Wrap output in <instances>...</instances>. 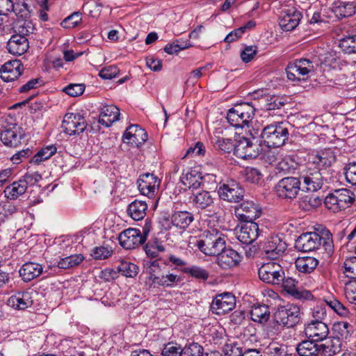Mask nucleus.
<instances>
[{
  "instance_id": "obj_4",
  "label": "nucleus",
  "mask_w": 356,
  "mask_h": 356,
  "mask_svg": "<svg viewBox=\"0 0 356 356\" xmlns=\"http://www.w3.org/2000/svg\"><path fill=\"white\" fill-rule=\"evenodd\" d=\"M261 136L268 147H280L288 139L289 131L283 123L270 124L264 128Z\"/></svg>"
},
{
  "instance_id": "obj_43",
  "label": "nucleus",
  "mask_w": 356,
  "mask_h": 356,
  "mask_svg": "<svg viewBox=\"0 0 356 356\" xmlns=\"http://www.w3.org/2000/svg\"><path fill=\"white\" fill-rule=\"evenodd\" d=\"M26 190V184L19 179L6 187L4 190L5 197L9 200H16L24 194Z\"/></svg>"
},
{
  "instance_id": "obj_55",
  "label": "nucleus",
  "mask_w": 356,
  "mask_h": 356,
  "mask_svg": "<svg viewBox=\"0 0 356 356\" xmlns=\"http://www.w3.org/2000/svg\"><path fill=\"white\" fill-rule=\"evenodd\" d=\"M17 211V207L13 203L10 202H0V224L4 222Z\"/></svg>"
},
{
  "instance_id": "obj_47",
  "label": "nucleus",
  "mask_w": 356,
  "mask_h": 356,
  "mask_svg": "<svg viewBox=\"0 0 356 356\" xmlns=\"http://www.w3.org/2000/svg\"><path fill=\"white\" fill-rule=\"evenodd\" d=\"M57 147L54 145H48L39 150L31 159V162L35 164H40L44 161L51 158L56 154Z\"/></svg>"
},
{
  "instance_id": "obj_23",
  "label": "nucleus",
  "mask_w": 356,
  "mask_h": 356,
  "mask_svg": "<svg viewBox=\"0 0 356 356\" xmlns=\"http://www.w3.org/2000/svg\"><path fill=\"white\" fill-rule=\"evenodd\" d=\"M287 245L280 236L270 237L264 245L265 255L271 259H275L284 252Z\"/></svg>"
},
{
  "instance_id": "obj_19",
  "label": "nucleus",
  "mask_w": 356,
  "mask_h": 356,
  "mask_svg": "<svg viewBox=\"0 0 356 356\" xmlns=\"http://www.w3.org/2000/svg\"><path fill=\"white\" fill-rule=\"evenodd\" d=\"M243 256L232 248H226L216 257V264L223 270H229L239 265Z\"/></svg>"
},
{
  "instance_id": "obj_59",
  "label": "nucleus",
  "mask_w": 356,
  "mask_h": 356,
  "mask_svg": "<svg viewBox=\"0 0 356 356\" xmlns=\"http://www.w3.org/2000/svg\"><path fill=\"white\" fill-rule=\"evenodd\" d=\"M262 146L258 141L253 142L249 139V144H248L247 151L244 155H246V159H255L262 152Z\"/></svg>"
},
{
  "instance_id": "obj_6",
  "label": "nucleus",
  "mask_w": 356,
  "mask_h": 356,
  "mask_svg": "<svg viewBox=\"0 0 356 356\" xmlns=\"http://www.w3.org/2000/svg\"><path fill=\"white\" fill-rule=\"evenodd\" d=\"M355 200V195L347 188L335 190L334 193L329 194L324 203L326 207L333 212H338L348 207Z\"/></svg>"
},
{
  "instance_id": "obj_57",
  "label": "nucleus",
  "mask_w": 356,
  "mask_h": 356,
  "mask_svg": "<svg viewBox=\"0 0 356 356\" xmlns=\"http://www.w3.org/2000/svg\"><path fill=\"white\" fill-rule=\"evenodd\" d=\"M248 144H249V138H240L234 144V154L238 158L246 159V155L244 154L247 151Z\"/></svg>"
},
{
  "instance_id": "obj_5",
  "label": "nucleus",
  "mask_w": 356,
  "mask_h": 356,
  "mask_svg": "<svg viewBox=\"0 0 356 356\" xmlns=\"http://www.w3.org/2000/svg\"><path fill=\"white\" fill-rule=\"evenodd\" d=\"M325 171L322 169H316L306 164L300 172L299 179L302 181V190L316 192L321 189L323 185V175Z\"/></svg>"
},
{
  "instance_id": "obj_30",
  "label": "nucleus",
  "mask_w": 356,
  "mask_h": 356,
  "mask_svg": "<svg viewBox=\"0 0 356 356\" xmlns=\"http://www.w3.org/2000/svg\"><path fill=\"white\" fill-rule=\"evenodd\" d=\"M191 200L193 205L197 209L211 211L214 204V199L210 192L204 190L193 193Z\"/></svg>"
},
{
  "instance_id": "obj_29",
  "label": "nucleus",
  "mask_w": 356,
  "mask_h": 356,
  "mask_svg": "<svg viewBox=\"0 0 356 356\" xmlns=\"http://www.w3.org/2000/svg\"><path fill=\"white\" fill-rule=\"evenodd\" d=\"M43 273L41 264L35 262H26L19 268V273L22 280L29 282L39 277Z\"/></svg>"
},
{
  "instance_id": "obj_11",
  "label": "nucleus",
  "mask_w": 356,
  "mask_h": 356,
  "mask_svg": "<svg viewBox=\"0 0 356 356\" xmlns=\"http://www.w3.org/2000/svg\"><path fill=\"white\" fill-rule=\"evenodd\" d=\"M314 70L313 62L307 58L297 59L289 63L286 68L287 78L292 81H300L301 76H306Z\"/></svg>"
},
{
  "instance_id": "obj_48",
  "label": "nucleus",
  "mask_w": 356,
  "mask_h": 356,
  "mask_svg": "<svg viewBox=\"0 0 356 356\" xmlns=\"http://www.w3.org/2000/svg\"><path fill=\"white\" fill-rule=\"evenodd\" d=\"M181 271L190 275L191 277L202 281H206L209 276L208 270L202 267L197 266H192L191 267H184Z\"/></svg>"
},
{
  "instance_id": "obj_15",
  "label": "nucleus",
  "mask_w": 356,
  "mask_h": 356,
  "mask_svg": "<svg viewBox=\"0 0 356 356\" xmlns=\"http://www.w3.org/2000/svg\"><path fill=\"white\" fill-rule=\"evenodd\" d=\"M234 213L241 222L254 221L261 214V208L253 201H243L235 207Z\"/></svg>"
},
{
  "instance_id": "obj_62",
  "label": "nucleus",
  "mask_w": 356,
  "mask_h": 356,
  "mask_svg": "<svg viewBox=\"0 0 356 356\" xmlns=\"http://www.w3.org/2000/svg\"><path fill=\"white\" fill-rule=\"evenodd\" d=\"M162 356H182V348L175 343H168L165 345L161 353Z\"/></svg>"
},
{
  "instance_id": "obj_56",
  "label": "nucleus",
  "mask_w": 356,
  "mask_h": 356,
  "mask_svg": "<svg viewBox=\"0 0 356 356\" xmlns=\"http://www.w3.org/2000/svg\"><path fill=\"white\" fill-rule=\"evenodd\" d=\"M339 46L346 54H356V35H348L342 38Z\"/></svg>"
},
{
  "instance_id": "obj_50",
  "label": "nucleus",
  "mask_w": 356,
  "mask_h": 356,
  "mask_svg": "<svg viewBox=\"0 0 356 356\" xmlns=\"http://www.w3.org/2000/svg\"><path fill=\"white\" fill-rule=\"evenodd\" d=\"M113 249L108 245H99L91 250L90 255L96 260H103L110 257L113 254Z\"/></svg>"
},
{
  "instance_id": "obj_13",
  "label": "nucleus",
  "mask_w": 356,
  "mask_h": 356,
  "mask_svg": "<svg viewBox=\"0 0 356 356\" xmlns=\"http://www.w3.org/2000/svg\"><path fill=\"white\" fill-rule=\"evenodd\" d=\"M85 118L79 113H67L63 118L62 128L69 136L79 135L86 129Z\"/></svg>"
},
{
  "instance_id": "obj_40",
  "label": "nucleus",
  "mask_w": 356,
  "mask_h": 356,
  "mask_svg": "<svg viewBox=\"0 0 356 356\" xmlns=\"http://www.w3.org/2000/svg\"><path fill=\"white\" fill-rule=\"evenodd\" d=\"M316 341L305 340L299 343L297 346L296 350L299 356H316L319 355V345Z\"/></svg>"
},
{
  "instance_id": "obj_61",
  "label": "nucleus",
  "mask_w": 356,
  "mask_h": 356,
  "mask_svg": "<svg viewBox=\"0 0 356 356\" xmlns=\"http://www.w3.org/2000/svg\"><path fill=\"white\" fill-rule=\"evenodd\" d=\"M345 294L350 302L356 305V279H351L346 283Z\"/></svg>"
},
{
  "instance_id": "obj_12",
  "label": "nucleus",
  "mask_w": 356,
  "mask_h": 356,
  "mask_svg": "<svg viewBox=\"0 0 356 356\" xmlns=\"http://www.w3.org/2000/svg\"><path fill=\"white\" fill-rule=\"evenodd\" d=\"M275 318L280 324L287 327H293L300 319V309L298 305L288 304L278 308Z\"/></svg>"
},
{
  "instance_id": "obj_37",
  "label": "nucleus",
  "mask_w": 356,
  "mask_h": 356,
  "mask_svg": "<svg viewBox=\"0 0 356 356\" xmlns=\"http://www.w3.org/2000/svg\"><path fill=\"white\" fill-rule=\"evenodd\" d=\"M147 204L145 201L134 200L129 204L127 208L128 215L134 220H140L146 215Z\"/></svg>"
},
{
  "instance_id": "obj_14",
  "label": "nucleus",
  "mask_w": 356,
  "mask_h": 356,
  "mask_svg": "<svg viewBox=\"0 0 356 356\" xmlns=\"http://www.w3.org/2000/svg\"><path fill=\"white\" fill-rule=\"evenodd\" d=\"M140 193L149 198H154L159 191L161 180L153 173H144L137 181Z\"/></svg>"
},
{
  "instance_id": "obj_32",
  "label": "nucleus",
  "mask_w": 356,
  "mask_h": 356,
  "mask_svg": "<svg viewBox=\"0 0 356 356\" xmlns=\"http://www.w3.org/2000/svg\"><path fill=\"white\" fill-rule=\"evenodd\" d=\"M203 177L201 174L195 170H188L183 172L180 177L181 184L188 189H197L202 184Z\"/></svg>"
},
{
  "instance_id": "obj_17",
  "label": "nucleus",
  "mask_w": 356,
  "mask_h": 356,
  "mask_svg": "<svg viewBox=\"0 0 356 356\" xmlns=\"http://www.w3.org/2000/svg\"><path fill=\"white\" fill-rule=\"evenodd\" d=\"M335 160L336 157L333 150L325 149L309 155L307 164L324 171L327 168L330 167Z\"/></svg>"
},
{
  "instance_id": "obj_35",
  "label": "nucleus",
  "mask_w": 356,
  "mask_h": 356,
  "mask_svg": "<svg viewBox=\"0 0 356 356\" xmlns=\"http://www.w3.org/2000/svg\"><path fill=\"white\" fill-rule=\"evenodd\" d=\"M170 220L174 226L184 229L194 220V216L187 211H177L172 214Z\"/></svg>"
},
{
  "instance_id": "obj_2",
  "label": "nucleus",
  "mask_w": 356,
  "mask_h": 356,
  "mask_svg": "<svg viewBox=\"0 0 356 356\" xmlns=\"http://www.w3.org/2000/svg\"><path fill=\"white\" fill-rule=\"evenodd\" d=\"M226 245V237L217 229L204 232L197 241V247L204 254L217 257Z\"/></svg>"
},
{
  "instance_id": "obj_16",
  "label": "nucleus",
  "mask_w": 356,
  "mask_h": 356,
  "mask_svg": "<svg viewBox=\"0 0 356 356\" xmlns=\"http://www.w3.org/2000/svg\"><path fill=\"white\" fill-rule=\"evenodd\" d=\"M235 306V296L227 292L218 294L213 298L211 304V310L217 315H224L232 311Z\"/></svg>"
},
{
  "instance_id": "obj_20",
  "label": "nucleus",
  "mask_w": 356,
  "mask_h": 356,
  "mask_svg": "<svg viewBox=\"0 0 356 356\" xmlns=\"http://www.w3.org/2000/svg\"><path fill=\"white\" fill-rule=\"evenodd\" d=\"M241 225L238 239L244 244H250L262 236L263 230L254 221H245Z\"/></svg>"
},
{
  "instance_id": "obj_63",
  "label": "nucleus",
  "mask_w": 356,
  "mask_h": 356,
  "mask_svg": "<svg viewBox=\"0 0 356 356\" xmlns=\"http://www.w3.org/2000/svg\"><path fill=\"white\" fill-rule=\"evenodd\" d=\"M343 170L346 181L349 184L356 186V162L349 163Z\"/></svg>"
},
{
  "instance_id": "obj_24",
  "label": "nucleus",
  "mask_w": 356,
  "mask_h": 356,
  "mask_svg": "<svg viewBox=\"0 0 356 356\" xmlns=\"http://www.w3.org/2000/svg\"><path fill=\"white\" fill-rule=\"evenodd\" d=\"M23 70L21 60L15 59L8 61L1 67V79L5 82L15 81L22 75Z\"/></svg>"
},
{
  "instance_id": "obj_42",
  "label": "nucleus",
  "mask_w": 356,
  "mask_h": 356,
  "mask_svg": "<svg viewBox=\"0 0 356 356\" xmlns=\"http://www.w3.org/2000/svg\"><path fill=\"white\" fill-rule=\"evenodd\" d=\"M332 10L339 18L351 17L356 13V4L354 2H339L334 4Z\"/></svg>"
},
{
  "instance_id": "obj_8",
  "label": "nucleus",
  "mask_w": 356,
  "mask_h": 356,
  "mask_svg": "<svg viewBox=\"0 0 356 356\" xmlns=\"http://www.w3.org/2000/svg\"><path fill=\"white\" fill-rule=\"evenodd\" d=\"M284 270L282 266L275 261L264 264L258 270L259 279L273 285L281 284L284 280Z\"/></svg>"
},
{
  "instance_id": "obj_1",
  "label": "nucleus",
  "mask_w": 356,
  "mask_h": 356,
  "mask_svg": "<svg viewBox=\"0 0 356 356\" xmlns=\"http://www.w3.org/2000/svg\"><path fill=\"white\" fill-rule=\"evenodd\" d=\"M296 248L302 252L323 249L330 256L334 252L332 234L325 228L319 232L303 233L296 240Z\"/></svg>"
},
{
  "instance_id": "obj_28",
  "label": "nucleus",
  "mask_w": 356,
  "mask_h": 356,
  "mask_svg": "<svg viewBox=\"0 0 356 356\" xmlns=\"http://www.w3.org/2000/svg\"><path fill=\"white\" fill-rule=\"evenodd\" d=\"M159 261V259H147L144 261L145 273L148 275L147 283L149 284V288H156V283L162 273L161 266Z\"/></svg>"
},
{
  "instance_id": "obj_58",
  "label": "nucleus",
  "mask_w": 356,
  "mask_h": 356,
  "mask_svg": "<svg viewBox=\"0 0 356 356\" xmlns=\"http://www.w3.org/2000/svg\"><path fill=\"white\" fill-rule=\"evenodd\" d=\"M203 348L197 343H190L182 348V356H202Z\"/></svg>"
},
{
  "instance_id": "obj_53",
  "label": "nucleus",
  "mask_w": 356,
  "mask_h": 356,
  "mask_svg": "<svg viewBox=\"0 0 356 356\" xmlns=\"http://www.w3.org/2000/svg\"><path fill=\"white\" fill-rule=\"evenodd\" d=\"M118 269L122 275L127 277H134L138 273V266L127 261H121Z\"/></svg>"
},
{
  "instance_id": "obj_38",
  "label": "nucleus",
  "mask_w": 356,
  "mask_h": 356,
  "mask_svg": "<svg viewBox=\"0 0 356 356\" xmlns=\"http://www.w3.org/2000/svg\"><path fill=\"white\" fill-rule=\"evenodd\" d=\"M222 133L221 128H218L214 132L213 145L216 149L222 153H230L234 152V144L232 139L226 138L219 136Z\"/></svg>"
},
{
  "instance_id": "obj_44",
  "label": "nucleus",
  "mask_w": 356,
  "mask_h": 356,
  "mask_svg": "<svg viewBox=\"0 0 356 356\" xmlns=\"http://www.w3.org/2000/svg\"><path fill=\"white\" fill-rule=\"evenodd\" d=\"M270 309L266 305H254L250 311L251 319L260 323H266L270 318Z\"/></svg>"
},
{
  "instance_id": "obj_60",
  "label": "nucleus",
  "mask_w": 356,
  "mask_h": 356,
  "mask_svg": "<svg viewBox=\"0 0 356 356\" xmlns=\"http://www.w3.org/2000/svg\"><path fill=\"white\" fill-rule=\"evenodd\" d=\"M81 13L74 12L62 21L61 26L65 29H72L76 26L81 22Z\"/></svg>"
},
{
  "instance_id": "obj_51",
  "label": "nucleus",
  "mask_w": 356,
  "mask_h": 356,
  "mask_svg": "<svg viewBox=\"0 0 356 356\" xmlns=\"http://www.w3.org/2000/svg\"><path fill=\"white\" fill-rule=\"evenodd\" d=\"M296 167L297 163L289 156L283 158L276 164L277 172L284 174L293 172Z\"/></svg>"
},
{
  "instance_id": "obj_45",
  "label": "nucleus",
  "mask_w": 356,
  "mask_h": 356,
  "mask_svg": "<svg viewBox=\"0 0 356 356\" xmlns=\"http://www.w3.org/2000/svg\"><path fill=\"white\" fill-rule=\"evenodd\" d=\"M182 281L183 278L180 275L170 272L166 274L162 273L156 283V287L172 288L176 286Z\"/></svg>"
},
{
  "instance_id": "obj_3",
  "label": "nucleus",
  "mask_w": 356,
  "mask_h": 356,
  "mask_svg": "<svg viewBox=\"0 0 356 356\" xmlns=\"http://www.w3.org/2000/svg\"><path fill=\"white\" fill-rule=\"evenodd\" d=\"M255 114L254 107L250 103L243 102L230 108L227 114V122L236 128L249 127Z\"/></svg>"
},
{
  "instance_id": "obj_21",
  "label": "nucleus",
  "mask_w": 356,
  "mask_h": 356,
  "mask_svg": "<svg viewBox=\"0 0 356 356\" xmlns=\"http://www.w3.org/2000/svg\"><path fill=\"white\" fill-rule=\"evenodd\" d=\"M24 136L22 129L17 124L4 127L0 134L1 142L8 147H17Z\"/></svg>"
},
{
  "instance_id": "obj_33",
  "label": "nucleus",
  "mask_w": 356,
  "mask_h": 356,
  "mask_svg": "<svg viewBox=\"0 0 356 356\" xmlns=\"http://www.w3.org/2000/svg\"><path fill=\"white\" fill-rule=\"evenodd\" d=\"M298 282L292 277H285V273H284V280L282 281L281 284L283 289L291 294L296 299L307 298L311 296V293L308 291H300L297 288Z\"/></svg>"
},
{
  "instance_id": "obj_39",
  "label": "nucleus",
  "mask_w": 356,
  "mask_h": 356,
  "mask_svg": "<svg viewBox=\"0 0 356 356\" xmlns=\"http://www.w3.org/2000/svg\"><path fill=\"white\" fill-rule=\"evenodd\" d=\"M83 261V257L81 254H72L68 257L60 259L56 265H54L55 273H58L57 270H66L78 266ZM49 268H51L49 266Z\"/></svg>"
},
{
  "instance_id": "obj_54",
  "label": "nucleus",
  "mask_w": 356,
  "mask_h": 356,
  "mask_svg": "<svg viewBox=\"0 0 356 356\" xmlns=\"http://www.w3.org/2000/svg\"><path fill=\"white\" fill-rule=\"evenodd\" d=\"M28 10L27 6L25 3H19L15 8L11 0H0V14L6 18L8 12L12 10Z\"/></svg>"
},
{
  "instance_id": "obj_9",
  "label": "nucleus",
  "mask_w": 356,
  "mask_h": 356,
  "mask_svg": "<svg viewBox=\"0 0 356 356\" xmlns=\"http://www.w3.org/2000/svg\"><path fill=\"white\" fill-rule=\"evenodd\" d=\"M300 179L294 177H286L280 179L275 186L277 195L282 199H295L300 190Z\"/></svg>"
},
{
  "instance_id": "obj_41",
  "label": "nucleus",
  "mask_w": 356,
  "mask_h": 356,
  "mask_svg": "<svg viewBox=\"0 0 356 356\" xmlns=\"http://www.w3.org/2000/svg\"><path fill=\"white\" fill-rule=\"evenodd\" d=\"M323 199L316 194L305 195L298 201L299 207L305 211H311L322 204Z\"/></svg>"
},
{
  "instance_id": "obj_25",
  "label": "nucleus",
  "mask_w": 356,
  "mask_h": 356,
  "mask_svg": "<svg viewBox=\"0 0 356 356\" xmlns=\"http://www.w3.org/2000/svg\"><path fill=\"white\" fill-rule=\"evenodd\" d=\"M305 333L308 339L321 341L326 339L329 329L327 325L321 321H312L305 326Z\"/></svg>"
},
{
  "instance_id": "obj_64",
  "label": "nucleus",
  "mask_w": 356,
  "mask_h": 356,
  "mask_svg": "<svg viewBox=\"0 0 356 356\" xmlns=\"http://www.w3.org/2000/svg\"><path fill=\"white\" fill-rule=\"evenodd\" d=\"M345 273L350 279H356V255L344 261Z\"/></svg>"
},
{
  "instance_id": "obj_7",
  "label": "nucleus",
  "mask_w": 356,
  "mask_h": 356,
  "mask_svg": "<svg viewBox=\"0 0 356 356\" xmlns=\"http://www.w3.org/2000/svg\"><path fill=\"white\" fill-rule=\"evenodd\" d=\"M217 191L220 199L234 203L243 200L245 194V191L241 184L234 179L220 183Z\"/></svg>"
},
{
  "instance_id": "obj_34",
  "label": "nucleus",
  "mask_w": 356,
  "mask_h": 356,
  "mask_svg": "<svg viewBox=\"0 0 356 356\" xmlns=\"http://www.w3.org/2000/svg\"><path fill=\"white\" fill-rule=\"evenodd\" d=\"M325 343L319 345V355L321 356H332L341 350L342 342L339 337L325 339Z\"/></svg>"
},
{
  "instance_id": "obj_31",
  "label": "nucleus",
  "mask_w": 356,
  "mask_h": 356,
  "mask_svg": "<svg viewBox=\"0 0 356 356\" xmlns=\"http://www.w3.org/2000/svg\"><path fill=\"white\" fill-rule=\"evenodd\" d=\"M120 115V109L114 105H107L104 106L100 112L99 123L109 127L113 122L119 120Z\"/></svg>"
},
{
  "instance_id": "obj_46",
  "label": "nucleus",
  "mask_w": 356,
  "mask_h": 356,
  "mask_svg": "<svg viewBox=\"0 0 356 356\" xmlns=\"http://www.w3.org/2000/svg\"><path fill=\"white\" fill-rule=\"evenodd\" d=\"M333 330L336 334L335 337H339V339H347L353 332V325L346 321L335 323L333 325Z\"/></svg>"
},
{
  "instance_id": "obj_49",
  "label": "nucleus",
  "mask_w": 356,
  "mask_h": 356,
  "mask_svg": "<svg viewBox=\"0 0 356 356\" xmlns=\"http://www.w3.org/2000/svg\"><path fill=\"white\" fill-rule=\"evenodd\" d=\"M144 250L147 256L150 258L149 259L160 260L159 253L164 252L165 248L157 241H148L144 247Z\"/></svg>"
},
{
  "instance_id": "obj_22",
  "label": "nucleus",
  "mask_w": 356,
  "mask_h": 356,
  "mask_svg": "<svg viewBox=\"0 0 356 356\" xmlns=\"http://www.w3.org/2000/svg\"><path fill=\"white\" fill-rule=\"evenodd\" d=\"M147 139V134L145 129L137 124L130 125L125 131L122 140L124 143L134 147H138Z\"/></svg>"
},
{
  "instance_id": "obj_18",
  "label": "nucleus",
  "mask_w": 356,
  "mask_h": 356,
  "mask_svg": "<svg viewBox=\"0 0 356 356\" xmlns=\"http://www.w3.org/2000/svg\"><path fill=\"white\" fill-rule=\"evenodd\" d=\"M19 34H14L8 40L6 48L10 54L14 56H22L25 54L29 48V42L25 35L28 30L23 29Z\"/></svg>"
},
{
  "instance_id": "obj_52",
  "label": "nucleus",
  "mask_w": 356,
  "mask_h": 356,
  "mask_svg": "<svg viewBox=\"0 0 356 356\" xmlns=\"http://www.w3.org/2000/svg\"><path fill=\"white\" fill-rule=\"evenodd\" d=\"M265 356H287V346L284 344L271 343L266 348Z\"/></svg>"
},
{
  "instance_id": "obj_10",
  "label": "nucleus",
  "mask_w": 356,
  "mask_h": 356,
  "mask_svg": "<svg viewBox=\"0 0 356 356\" xmlns=\"http://www.w3.org/2000/svg\"><path fill=\"white\" fill-rule=\"evenodd\" d=\"M148 232L149 230L145 228H143V232L136 228L127 229L120 234L119 243L124 249H134L145 242Z\"/></svg>"
},
{
  "instance_id": "obj_36",
  "label": "nucleus",
  "mask_w": 356,
  "mask_h": 356,
  "mask_svg": "<svg viewBox=\"0 0 356 356\" xmlns=\"http://www.w3.org/2000/svg\"><path fill=\"white\" fill-rule=\"evenodd\" d=\"M318 264V260L313 257H300L295 261L296 269L302 273H312Z\"/></svg>"
},
{
  "instance_id": "obj_27",
  "label": "nucleus",
  "mask_w": 356,
  "mask_h": 356,
  "mask_svg": "<svg viewBox=\"0 0 356 356\" xmlns=\"http://www.w3.org/2000/svg\"><path fill=\"white\" fill-rule=\"evenodd\" d=\"M32 295V291H18L8 298L7 304L15 309H25L33 305Z\"/></svg>"
},
{
  "instance_id": "obj_26",
  "label": "nucleus",
  "mask_w": 356,
  "mask_h": 356,
  "mask_svg": "<svg viewBox=\"0 0 356 356\" xmlns=\"http://www.w3.org/2000/svg\"><path fill=\"white\" fill-rule=\"evenodd\" d=\"M302 18V13L293 8L282 12L279 25L284 31H291L299 24Z\"/></svg>"
}]
</instances>
